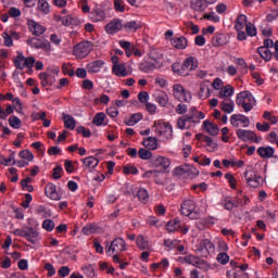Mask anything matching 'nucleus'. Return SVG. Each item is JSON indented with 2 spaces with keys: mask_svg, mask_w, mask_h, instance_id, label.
<instances>
[{
  "mask_svg": "<svg viewBox=\"0 0 278 278\" xmlns=\"http://www.w3.org/2000/svg\"><path fill=\"white\" fill-rule=\"evenodd\" d=\"M199 68V60L194 56H188L184 60L182 64L175 62L172 64V70L180 77H188L190 72L197 71Z\"/></svg>",
  "mask_w": 278,
  "mask_h": 278,
  "instance_id": "f257e3e1",
  "label": "nucleus"
},
{
  "mask_svg": "<svg viewBox=\"0 0 278 278\" xmlns=\"http://www.w3.org/2000/svg\"><path fill=\"white\" fill-rule=\"evenodd\" d=\"M94 49V45L91 41H80L75 45L73 48V55L78 60H84V58H88L90 52Z\"/></svg>",
  "mask_w": 278,
  "mask_h": 278,
  "instance_id": "f03ea898",
  "label": "nucleus"
},
{
  "mask_svg": "<svg viewBox=\"0 0 278 278\" xmlns=\"http://www.w3.org/2000/svg\"><path fill=\"white\" fill-rule=\"evenodd\" d=\"M152 129L159 137L163 136L166 140L173 139V126L166 122L155 121Z\"/></svg>",
  "mask_w": 278,
  "mask_h": 278,
  "instance_id": "7ed1b4c3",
  "label": "nucleus"
},
{
  "mask_svg": "<svg viewBox=\"0 0 278 278\" xmlns=\"http://www.w3.org/2000/svg\"><path fill=\"white\" fill-rule=\"evenodd\" d=\"M180 212L184 216L191 218V220H197L201 216L197 211V204L193 200H185L181 204Z\"/></svg>",
  "mask_w": 278,
  "mask_h": 278,
  "instance_id": "20e7f679",
  "label": "nucleus"
},
{
  "mask_svg": "<svg viewBox=\"0 0 278 278\" xmlns=\"http://www.w3.org/2000/svg\"><path fill=\"white\" fill-rule=\"evenodd\" d=\"M236 135L239 140H242V142H262V137H257V135L253 130L239 128L236 130Z\"/></svg>",
  "mask_w": 278,
  "mask_h": 278,
  "instance_id": "39448f33",
  "label": "nucleus"
},
{
  "mask_svg": "<svg viewBox=\"0 0 278 278\" xmlns=\"http://www.w3.org/2000/svg\"><path fill=\"white\" fill-rule=\"evenodd\" d=\"M123 251H125V240L123 238H115L105 250L108 257H112L114 253H123Z\"/></svg>",
  "mask_w": 278,
  "mask_h": 278,
  "instance_id": "423d86ee",
  "label": "nucleus"
},
{
  "mask_svg": "<svg viewBox=\"0 0 278 278\" xmlns=\"http://www.w3.org/2000/svg\"><path fill=\"white\" fill-rule=\"evenodd\" d=\"M173 90L175 99L180 101V103H184V101L189 103V101L192 100V93L189 90H186L184 86L174 85Z\"/></svg>",
  "mask_w": 278,
  "mask_h": 278,
  "instance_id": "0eeeda50",
  "label": "nucleus"
},
{
  "mask_svg": "<svg viewBox=\"0 0 278 278\" xmlns=\"http://www.w3.org/2000/svg\"><path fill=\"white\" fill-rule=\"evenodd\" d=\"M244 177L248 186L250 188H260V186H264V178L262 176L255 174V172L247 170L244 172Z\"/></svg>",
  "mask_w": 278,
  "mask_h": 278,
  "instance_id": "6e6552de",
  "label": "nucleus"
},
{
  "mask_svg": "<svg viewBox=\"0 0 278 278\" xmlns=\"http://www.w3.org/2000/svg\"><path fill=\"white\" fill-rule=\"evenodd\" d=\"M198 253H203L204 257H207L210 253H214L215 247L212 241L208 239H203L198 245H197Z\"/></svg>",
  "mask_w": 278,
  "mask_h": 278,
  "instance_id": "1a4fd4ad",
  "label": "nucleus"
},
{
  "mask_svg": "<svg viewBox=\"0 0 278 278\" xmlns=\"http://www.w3.org/2000/svg\"><path fill=\"white\" fill-rule=\"evenodd\" d=\"M123 29V21L121 18H113L110 23L105 25L106 34L114 36V34H118Z\"/></svg>",
  "mask_w": 278,
  "mask_h": 278,
  "instance_id": "9d476101",
  "label": "nucleus"
},
{
  "mask_svg": "<svg viewBox=\"0 0 278 278\" xmlns=\"http://www.w3.org/2000/svg\"><path fill=\"white\" fill-rule=\"evenodd\" d=\"M243 125V127H249L251 125V119H249L248 116L242 115V114H233L230 117V124L232 127H239L240 124Z\"/></svg>",
  "mask_w": 278,
  "mask_h": 278,
  "instance_id": "9b49d317",
  "label": "nucleus"
},
{
  "mask_svg": "<svg viewBox=\"0 0 278 278\" xmlns=\"http://www.w3.org/2000/svg\"><path fill=\"white\" fill-rule=\"evenodd\" d=\"M151 164L154 168H162V170H166V168L170 166V160L166 156H153L151 159Z\"/></svg>",
  "mask_w": 278,
  "mask_h": 278,
  "instance_id": "f8f14e48",
  "label": "nucleus"
},
{
  "mask_svg": "<svg viewBox=\"0 0 278 278\" xmlns=\"http://www.w3.org/2000/svg\"><path fill=\"white\" fill-rule=\"evenodd\" d=\"M38 236H40V232L34 229V227H27L26 230L22 229L21 238H25L30 244H36L34 238H38Z\"/></svg>",
  "mask_w": 278,
  "mask_h": 278,
  "instance_id": "ddd939ff",
  "label": "nucleus"
},
{
  "mask_svg": "<svg viewBox=\"0 0 278 278\" xmlns=\"http://www.w3.org/2000/svg\"><path fill=\"white\" fill-rule=\"evenodd\" d=\"M162 66V62L160 61H147L139 65L140 71L142 73H153V71L160 68Z\"/></svg>",
  "mask_w": 278,
  "mask_h": 278,
  "instance_id": "4468645a",
  "label": "nucleus"
},
{
  "mask_svg": "<svg viewBox=\"0 0 278 278\" xmlns=\"http://www.w3.org/2000/svg\"><path fill=\"white\" fill-rule=\"evenodd\" d=\"M46 197L52 201H60L62 197L58 193V187L53 182H49L45 189Z\"/></svg>",
  "mask_w": 278,
  "mask_h": 278,
  "instance_id": "2eb2a0df",
  "label": "nucleus"
},
{
  "mask_svg": "<svg viewBox=\"0 0 278 278\" xmlns=\"http://www.w3.org/2000/svg\"><path fill=\"white\" fill-rule=\"evenodd\" d=\"M27 25L29 31H31L34 36H42V34L47 31V28H45V26L38 24V22L34 20H28Z\"/></svg>",
  "mask_w": 278,
  "mask_h": 278,
  "instance_id": "dca6fc26",
  "label": "nucleus"
},
{
  "mask_svg": "<svg viewBox=\"0 0 278 278\" xmlns=\"http://www.w3.org/2000/svg\"><path fill=\"white\" fill-rule=\"evenodd\" d=\"M89 18L92 23H100L101 21H105L106 14L105 10L101 8H96L89 13Z\"/></svg>",
  "mask_w": 278,
  "mask_h": 278,
  "instance_id": "f3484780",
  "label": "nucleus"
},
{
  "mask_svg": "<svg viewBox=\"0 0 278 278\" xmlns=\"http://www.w3.org/2000/svg\"><path fill=\"white\" fill-rule=\"evenodd\" d=\"M170 45L174 49H178V51H184L188 47V39L184 36L180 37H172Z\"/></svg>",
  "mask_w": 278,
  "mask_h": 278,
  "instance_id": "a211bd4d",
  "label": "nucleus"
},
{
  "mask_svg": "<svg viewBox=\"0 0 278 278\" xmlns=\"http://www.w3.org/2000/svg\"><path fill=\"white\" fill-rule=\"evenodd\" d=\"M213 3H216V0H195L191 3V8L195 12H205V10H207V5H212Z\"/></svg>",
  "mask_w": 278,
  "mask_h": 278,
  "instance_id": "6ab92c4d",
  "label": "nucleus"
},
{
  "mask_svg": "<svg viewBox=\"0 0 278 278\" xmlns=\"http://www.w3.org/2000/svg\"><path fill=\"white\" fill-rule=\"evenodd\" d=\"M248 101H255V97L250 91H243L237 94L236 103L239 106H242Z\"/></svg>",
  "mask_w": 278,
  "mask_h": 278,
  "instance_id": "aec40b11",
  "label": "nucleus"
},
{
  "mask_svg": "<svg viewBox=\"0 0 278 278\" xmlns=\"http://www.w3.org/2000/svg\"><path fill=\"white\" fill-rule=\"evenodd\" d=\"M58 21H61L64 27H77L79 25V18L73 17V15L59 16Z\"/></svg>",
  "mask_w": 278,
  "mask_h": 278,
  "instance_id": "412c9836",
  "label": "nucleus"
},
{
  "mask_svg": "<svg viewBox=\"0 0 278 278\" xmlns=\"http://www.w3.org/2000/svg\"><path fill=\"white\" fill-rule=\"evenodd\" d=\"M27 45L31 47V49H49L48 41H42L36 37L27 39Z\"/></svg>",
  "mask_w": 278,
  "mask_h": 278,
  "instance_id": "4be33fe9",
  "label": "nucleus"
},
{
  "mask_svg": "<svg viewBox=\"0 0 278 278\" xmlns=\"http://www.w3.org/2000/svg\"><path fill=\"white\" fill-rule=\"evenodd\" d=\"M257 154L260 157H263L264 160H270L275 155V148L273 147H260L257 149Z\"/></svg>",
  "mask_w": 278,
  "mask_h": 278,
  "instance_id": "5701e85b",
  "label": "nucleus"
},
{
  "mask_svg": "<svg viewBox=\"0 0 278 278\" xmlns=\"http://www.w3.org/2000/svg\"><path fill=\"white\" fill-rule=\"evenodd\" d=\"M103 66H105L103 60H96L87 64V71L88 73H99Z\"/></svg>",
  "mask_w": 278,
  "mask_h": 278,
  "instance_id": "b1692460",
  "label": "nucleus"
},
{
  "mask_svg": "<svg viewBox=\"0 0 278 278\" xmlns=\"http://www.w3.org/2000/svg\"><path fill=\"white\" fill-rule=\"evenodd\" d=\"M154 99L161 108H166V105H168V93H166V91H156L154 93Z\"/></svg>",
  "mask_w": 278,
  "mask_h": 278,
  "instance_id": "393cba45",
  "label": "nucleus"
},
{
  "mask_svg": "<svg viewBox=\"0 0 278 278\" xmlns=\"http://www.w3.org/2000/svg\"><path fill=\"white\" fill-rule=\"evenodd\" d=\"M123 29L125 31L136 33L138 29H142V22L140 21H130L123 24Z\"/></svg>",
  "mask_w": 278,
  "mask_h": 278,
  "instance_id": "a878e982",
  "label": "nucleus"
},
{
  "mask_svg": "<svg viewBox=\"0 0 278 278\" xmlns=\"http://www.w3.org/2000/svg\"><path fill=\"white\" fill-rule=\"evenodd\" d=\"M118 45L121 48L124 49V51L128 58H131V55H134V48L136 47V45H134V42L122 39L118 41Z\"/></svg>",
  "mask_w": 278,
  "mask_h": 278,
  "instance_id": "bb28decb",
  "label": "nucleus"
},
{
  "mask_svg": "<svg viewBox=\"0 0 278 278\" xmlns=\"http://www.w3.org/2000/svg\"><path fill=\"white\" fill-rule=\"evenodd\" d=\"M192 124H194L192 117H189L187 114L182 115L177 121L178 129H190Z\"/></svg>",
  "mask_w": 278,
  "mask_h": 278,
  "instance_id": "cd10ccee",
  "label": "nucleus"
},
{
  "mask_svg": "<svg viewBox=\"0 0 278 278\" xmlns=\"http://www.w3.org/2000/svg\"><path fill=\"white\" fill-rule=\"evenodd\" d=\"M165 227L168 233H175V231H179L181 229V222L179 218H175L169 220Z\"/></svg>",
  "mask_w": 278,
  "mask_h": 278,
  "instance_id": "c85d7f7f",
  "label": "nucleus"
},
{
  "mask_svg": "<svg viewBox=\"0 0 278 278\" xmlns=\"http://www.w3.org/2000/svg\"><path fill=\"white\" fill-rule=\"evenodd\" d=\"M136 244L140 251H149L151 247L149 245V239L143 235H139L136 239Z\"/></svg>",
  "mask_w": 278,
  "mask_h": 278,
  "instance_id": "c756f323",
  "label": "nucleus"
},
{
  "mask_svg": "<svg viewBox=\"0 0 278 278\" xmlns=\"http://www.w3.org/2000/svg\"><path fill=\"white\" fill-rule=\"evenodd\" d=\"M190 173H194V167L191 166H178L174 169L175 177H184V175H190Z\"/></svg>",
  "mask_w": 278,
  "mask_h": 278,
  "instance_id": "7c9ffc66",
  "label": "nucleus"
},
{
  "mask_svg": "<svg viewBox=\"0 0 278 278\" xmlns=\"http://www.w3.org/2000/svg\"><path fill=\"white\" fill-rule=\"evenodd\" d=\"M203 127L205 131L210 134V136H218V131H219L218 125L211 123L210 121H204Z\"/></svg>",
  "mask_w": 278,
  "mask_h": 278,
  "instance_id": "2f4dec72",
  "label": "nucleus"
},
{
  "mask_svg": "<svg viewBox=\"0 0 278 278\" xmlns=\"http://www.w3.org/2000/svg\"><path fill=\"white\" fill-rule=\"evenodd\" d=\"M233 108H236V103L231 100H224L219 103V109L226 114H231L233 112Z\"/></svg>",
  "mask_w": 278,
  "mask_h": 278,
  "instance_id": "473e14b6",
  "label": "nucleus"
},
{
  "mask_svg": "<svg viewBox=\"0 0 278 278\" xmlns=\"http://www.w3.org/2000/svg\"><path fill=\"white\" fill-rule=\"evenodd\" d=\"M112 73L116 75V77H127V67H125V64H115L112 67Z\"/></svg>",
  "mask_w": 278,
  "mask_h": 278,
  "instance_id": "72a5a7b5",
  "label": "nucleus"
},
{
  "mask_svg": "<svg viewBox=\"0 0 278 278\" xmlns=\"http://www.w3.org/2000/svg\"><path fill=\"white\" fill-rule=\"evenodd\" d=\"M63 116V122H64V128L65 129H75L76 127V122H75V117H73L72 115H68L66 113L62 114Z\"/></svg>",
  "mask_w": 278,
  "mask_h": 278,
  "instance_id": "f704fd0d",
  "label": "nucleus"
},
{
  "mask_svg": "<svg viewBox=\"0 0 278 278\" xmlns=\"http://www.w3.org/2000/svg\"><path fill=\"white\" fill-rule=\"evenodd\" d=\"M140 121H142V114L134 113L128 118H125V125H127V127H134V125H138Z\"/></svg>",
  "mask_w": 278,
  "mask_h": 278,
  "instance_id": "c9c22d12",
  "label": "nucleus"
},
{
  "mask_svg": "<svg viewBox=\"0 0 278 278\" xmlns=\"http://www.w3.org/2000/svg\"><path fill=\"white\" fill-rule=\"evenodd\" d=\"M105 113L103 112H100V113H97L93 118H92V124L96 125V127H102L108 125V122H105Z\"/></svg>",
  "mask_w": 278,
  "mask_h": 278,
  "instance_id": "e433bc0d",
  "label": "nucleus"
},
{
  "mask_svg": "<svg viewBox=\"0 0 278 278\" xmlns=\"http://www.w3.org/2000/svg\"><path fill=\"white\" fill-rule=\"evenodd\" d=\"M257 53L265 60V62H270V60H273V52L266 47H258Z\"/></svg>",
  "mask_w": 278,
  "mask_h": 278,
  "instance_id": "4c0bfd02",
  "label": "nucleus"
},
{
  "mask_svg": "<svg viewBox=\"0 0 278 278\" xmlns=\"http://www.w3.org/2000/svg\"><path fill=\"white\" fill-rule=\"evenodd\" d=\"M143 147L150 151L157 149V139L155 137H148L142 141Z\"/></svg>",
  "mask_w": 278,
  "mask_h": 278,
  "instance_id": "58836bf2",
  "label": "nucleus"
},
{
  "mask_svg": "<svg viewBox=\"0 0 278 278\" xmlns=\"http://www.w3.org/2000/svg\"><path fill=\"white\" fill-rule=\"evenodd\" d=\"M83 164L89 169L97 168L99 166V159L94 156H87L83 160Z\"/></svg>",
  "mask_w": 278,
  "mask_h": 278,
  "instance_id": "ea45409f",
  "label": "nucleus"
},
{
  "mask_svg": "<svg viewBox=\"0 0 278 278\" xmlns=\"http://www.w3.org/2000/svg\"><path fill=\"white\" fill-rule=\"evenodd\" d=\"M197 138H198V140H203V142H206L207 147H211V149H213V151H216L218 149V143L214 142L212 137L197 135Z\"/></svg>",
  "mask_w": 278,
  "mask_h": 278,
  "instance_id": "a19ab883",
  "label": "nucleus"
},
{
  "mask_svg": "<svg viewBox=\"0 0 278 278\" xmlns=\"http://www.w3.org/2000/svg\"><path fill=\"white\" fill-rule=\"evenodd\" d=\"M213 45L214 47H223L224 45H227V36H225V34H216L213 37Z\"/></svg>",
  "mask_w": 278,
  "mask_h": 278,
  "instance_id": "79ce46f5",
  "label": "nucleus"
},
{
  "mask_svg": "<svg viewBox=\"0 0 278 278\" xmlns=\"http://www.w3.org/2000/svg\"><path fill=\"white\" fill-rule=\"evenodd\" d=\"M15 68H18L20 71H23L25 68V65H23V62L25 63V55H23V51H17L16 58L13 60Z\"/></svg>",
  "mask_w": 278,
  "mask_h": 278,
  "instance_id": "37998d69",
  "label": "nucleus"
},
{
  "mask_svg": "<svg viewBox=\"0 0 278 278\" xmlns=\"http://www.w3.org/2000/svg\"><path fill=\"white\" fill-rule=\"evenodd\" d=\"M247 15L244 14H240L237 20H236V23H235V29L236 31H240L242 29H244V25H247Z\"/></svg>",
  "mask_w": 278,
  "mask_h": 278,
  "instance_id": "c03bdc74",
  "label": "nucleus"
},
{
  "mask_svg": "<svg viewBox=\"0 0 278 278\" xmlns=\"http://www.w3.org/2000/svg\"><path fill=\"white\" fill-rule=\"evenodd\" d=\"M37 10H39V12H42L43 14H49V12H51V8L47 0H38Z\"/></svg>",
  "mask_w": 278,
  "mask_h": 278,
  "instance_id": "a18cd8bd",
  "label": "nucleus"
},
{
  "mask_svg": "<svg viewBox=\"0 0 278 278\" xmlns=\"http://www.w3.org/2000/svg\"><path fill=\"white\" fill-rule=\"evenodd\" d=\"M137 197L141 203H149V191H147V189H139L137 192Z\"/></svg>",
  "mask_w": 278,
  "mask_h": 278,
  "instance_id": "49530a36",
  "label": "nucleus"
},
{
  "mask_svg": "<svg viewBox=\"0 0 278 278\" xmlns=\"http://www.w3.org/2000/svg\"><path fill=\"white\" fill-rule=\"evenodd\" d=\"M227 97H233V87H231V85L226 86L219 91V99H225Z\"/></svg>",
  "mask_w": 278,
  "mask_h": 278,
  "instance_id": "de8ad7c7",
  "label": "nucleus"
},
{
  "mask_svg": "<svg viewBox=\"0 0 278 278\" xmlns=\"http://www.w3.org/2000/svg\"><path fill=\"white\" fill-rule=\"evenodd\" d=\"M245 31L247 35L250 36V38H254V36H257V28L251 22L245 23Z\"/></svg>",
  "mask_w": 278,
  "mask_h": 278,
  "instance_id": "09e8293b",
  "label": "nucleus"
},
{
  "mask_svg": "<svg viewBox=\"0 0 278 278\" xmlns=\"http://www.w3.org/2000/svg\"><path fill=\"white\" fill-rule=\"evenodd\" d=\"M9 125L10 127H12L13 129H21V118H18L16 115H12L9 117Z\"/></svg>",
  "mask_w": 278,
  "mask_h": 278,
  "instance_id": "8fccbe9b",
  "label": "nucleus"
},
{
  "mask_svg": "<svg viewBox=\"0 0 278 278\" xmlns=\"http://www.w3.org/2000/svg\"><path fill=\"white\" fill-rule=\"evenodd\" d=\"M163 244L167 249V251H173V249H177V244H179V240L164 239Z\"/></svg>",
  "mask_w": 278,
  "mask_h": 278,
  "instance_id": "3c124183",
  "label": "nucleus"
},
{
  "mask_svg": "<svg viewBox=\"0 0 278 278\" xmlns=\"http://www.w3.org/2000/svg\"><path fill=\"white\" fill-rule=\"evenodd\" d=\"M138 155L140 160H153V153L144 148L139 149Z\"/></svg>",
  "mask_w": 278,
  "mask_h": 278,
  "instance_id": "603ef678",
  "label": "nucleus"
},
{
  "mask_svg": "<svg viewBox=\"0 0 278 278\" xmlns=\"http://www.w3.org/2000/svg\"><path fill=\"white\" fill-rule=\"evenodd\" d=\"M18 156L22 160H27V162H34V153H31L29 150L20 151Z\"/></svg>",
  "mask_w": 278,
  "mask_h": 278,
  "instance_id": "864d4df0",
  "label": "nucleus"
},
{
  "mask_svg": "<svg viewBox=\"0 0 278 278\" xmlns=\"http://www.w3.org/2000/svg\"><path fill=\"white\" fill-rule=\"evenodd\" d=\"M218 264H222L225 266L226 264H229V254L227 252H220L216 257Z\"/></svg>",
  "mask_w": 278,
  "mask_h": 278,
  "instance_id": "5fc2aeb1",
  "label": "nucleus"
},
{
  "mask_svg": "<svg viewBox=\"0 0 278 278\" xmlns=\"http://www.w3.org/2000/svg\"><path fill=\"white\" fill-rule=\"evenodd\" d=\"M123 173L124 175H138L139 172H138V167L128 164L124 166Z\"/></svg>",
  "mask_w": 278,
  "mask_h": 278,
  "instance_id": "6e6d98bb",
  "label": "nucleus"
},
{
  "mask_svg": "<svg viewBox=\"0 0 278 278\" xmlns=\"http://www.w3.org/2000/svg\"><path fill=\"white\" fill-rule=\"evenodd\" d=\"M204 18L206 21H212V23H220V16H218L215 12L205 13Z\"/></svg>",
  "mask_w": 278,
  "mask_h": 278,
  "instance_id": "4d7b16f0",
  "label": "nucleus"
},
{
  "mask_svg": "<svg viewBox=\"0 0 278 278\" xmlns=\"http://www.w3.org/2000/svg\"><path fill=\"white\" fill-rule=\"evenodd\" d=\"M42 228L46 229V231H53V229H55V222H53V219H45Z\"/></svg>",
  "mask_w": 278,
  "mask_h": 278,
  "instance_id": "13d9d810",
  "label": "nucleus"
},
{
  "mask_svg": "<svg viewBox=\"0 0 278 278\" xmlns=\"http://www.w3.org/2000/svg\"><path fill=\"white\" fill-rule=\"evenodd\" d=\"M62 173H64V168H62V165H56L53 168L52 179H62Z\"/></svg>",
  "mask_w": 278,
  "mask_h": 278,
  "instance_id": "bf43d9fd",
  "label": "nucleus"
},
{
  "mask_svg": "<svg viewBox=\"0 0 278 278\" xmlns=\"http://www.w3.org/2000/svg\"><path fill=\"white\" fill-rule=\"evenodd\" d=\"M225 179H227V181H228L230 188H231L232 190H236L237 185H236V177H233V174H231V173L225 174Z\"/></svg>",
  "mask_w": 278,
  "mask_h": 278,
  "instance_id": "052dcab7",
  "label": "nucleus"
},
{
  "mask_svg": "<svg viewBox=\"0 0 278 278\" xmlns=\"http://www.w3.org/2000/svg\"><path fill=\"white\" fill-rule=\"evenodd\" d=\"M83 273H85L88 278H94V265L85 266Z\"/></svg>",
  "mask_w": 278,
  "mask_h": 278,
  "instance_id": "680f3d73",
  "label": "nucleus"
},
{
  "mask_svg": "<svg viewBox=\"0 0 278 278\" xmlns=\"http://www.w3.org/2000/svg\"><path fill=\"white\" fill-rule=\"evenodd\" d=\"M185 261L187 264H191V266H199L201 264V260L195 256H186Z\"/></svg>",
  "mask_w": 278,
  "mask_h": 278,
  "instance_id": "e2e57ef3",
  "label": "nucleus"
},
{
  "mask_svg": "<svg viewBox=\"0 0 278 278\" xmlns=\"http://www.w3.org/2000/svg\"><path fill=\"white\" fill-rule=\"evenodd\" d=\"M8 12L11 18H18V16H21V9H17L16 7L10 8Z\"/></svg>",
  "mask_w": 278,
  "mask_h": 278,
  "instance_id": "0e129e2a",
  "label": "nucleus"
},
{
  "mask_svg": "<svg viewBox=\"0 0 278 278\" xmlns=\"http://www.w3.org/2000/svg\"><path fill=\"white\" fill-rule=\"evenodd\" d=\"M45 270L48 271V277H53L55 275V267L51 263H46L43 266Z\"/></svg>",
  "mask_w": 278,
  "mask_h": 278,
  "instance_id": "69168bd1",
  "label": "nucleus"
},
{
  "mask_svg": "<svg viewBox=\"0 0 278 278\" xmlns=\"http://www.w3.org/2000/svg\"><path fill=\"white\" fill-rule=\"evenodd\" d=\"M114 10L116 12H125V4L123 0H114Z\"/></svg>",
  "mask_w": 278,
  "mask_h": 278,
  "instance_id": "338daca9",
  "label": "nucleus"
},
{
  "mask_svg": "<svg viewBox=\"0 0 278 278\" xmlns=\"http://www.w3.org/2000/svg\"><path fill=\"white\" fill-rule=\"evenodd\" d=\"M278 10H274L266 15L267 23H273V21H277Z\"/></svg>",
  "mask_w": 278,
  "mask_h": 278,
  "instance_id": "774afa93",
  "label": "nucleus"
}]
</instances>
